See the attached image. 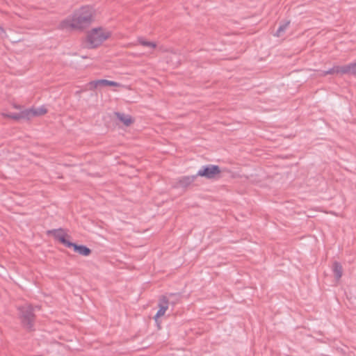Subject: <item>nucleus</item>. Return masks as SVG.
Segmentation results:
<instances>
[{"mask_svg": "<svg viewBox=\"0 0 356 356\" xmlns=\"http://www.w3.org/2000/svg\"><path fill=\"white\" fill-rule=\"evenodd\" d=\"M95 10L92 7L85 6L76 10L74 15L65 19L62 26L63 28L83 29L88 26L92 21Z\"/></svg>", "mask_w": 356, "mask_h": 356, "instance_id": "1", "label": "nucleus"}, {"mask_svg": "<svg viewBox=\"0 0 356 356\" xmlns=\"http://www.w3.org/2000/svg\"><path fill=\"white\" fill-rule=\"evenodd\" d=\"M111 36V32L103 28L92 29L87 35L86 46L94 48L100 45L104 40Z\"/></svg>", "mask_w": 356, "mask_h": 356, "instance_id": "2", "label": "nucleus"}, {"mask_svg": "<svg viewBox=\"0 0 356 356\" xmlns=\"http://www.w3.org/2000/svg\"><path fill=\"white\" fill-rule=\"evenodd\" d=\"M220 170L218 166L215 165H209L202 166L201 169L198 170L196 176L204 177L207 179L214 178L217 175L220 173Z\"/></svg>", "mask_w": 356, "mask_h": 356, "instance_id": "3", "label": "nucleus"}, {"mask_svg": "<svg viewBox=\"0 0 356 356\" xmlns=\"http://www.w3.org/2000/svg\"><path fill=\"white\" fill-rule=\"evenodd\" d=\"M177 299V296L170 295L168 297L164 296L159 300L158 312H165L166 310H173L174 300Z\"/></svg>", "mask_w": 356, "mask_h": 356, "instance_id": "4", "label": "nucleus"}, {"mask_svg": "<svg viewBox=\"0 0 356 356\" xmlns=\"http://www.w3.org/2000/svg\"><path fill=\"white\" fill-rule=\"evenodd\" d=\"M355 67V64H350L346 66H334L332 68L322 72V75H326V74H334V73H340V74H346L351 72L354 67Z\"/></svg>", "mask_w": 356, "mask_h": 356, "instance_id": "5", "label": "nucleus"}, {"mask_svg": "<svg viewBox=\"0 0 356 356\" xmlns=\"http://www.w3.org/2000/svg\"><path fill=\"white\" fill-rule=\"evenodd\" d=\"M49 233L51 234L56 239L58 240L61 243L67 248L68 244L72 243L67 239L69 236L62 229H54L50 231Z\"/></svg>", "mask_w": 356, "mask_h": 356, "instance_id": "6", "label": "nucleus"}, {"mask_svg": "<svg viewBox=\"0 0 356 356\" xmlns=\"http://www.w3.org/2000/svg\"><path fill=\"white\" fill-rule=\"evenodd\" d=\"M89 86L90 88H97L98 87H104V86H122L120 83L113 81H108L106 79H99L91 81L89 83Z\"/></svg>", "mask_w": 356, "mask_h": 356, "instance_id": "7", "label": "nucleus"}, {"mask_svg": "<svg viewBox=\"0 0 356 356\" xmlns=\"http://www.w3.org/2000/svg\"><path fill=\"white\" fill-rule=\"evenodd\" d=\"M68 248H72L75 252L83 256H88L91 252V250L86 246L76 245L74 243H69Z\"/></svg>", "mask_w": 356, "mask_h": 356, "instance_id": "8", "label": "nucleus"}, {"mask_svg": "<svg viewBox=\"0 0 356 356\" xmlns=\"http://www.w3.org/2000/svg\"><path fill=\"white\" fill-rule=\"evenodd\" d=\"M47 112V110L44 107L41 106L37 108H33L26 110L23 112V116H26L27 118H30L32 116H38L44 114Z\"/></svg>", "mask_w": 356, "mask_h": 356, "instance_id": "9", "label": "nucleus"}, {"mask_svg": "<svg viewBox=\"0 0 356 356\" xmlns=\"http://www.w3.org/2000/svg\"><path fill=\"white\" fill-rule=\"evenodd\" d=\"M21 320L25 327L30 328L32 327L34 322L35 316L33 313H23L21 316Z\"/></svg>", "mask_w": 356, "mask_h": 356, "instance_id": "10", "label": "nucleus"}, {"mask_svg": "<svg viewBox=\"0 0 356 356\" xmlns=\"http://www.w3.org/2000/svg\"><path fill=\"white\" fill-rule=\"evenodd\" d=\"M116 115L118 119L126 126H129L133 122V120L129 115L117 113Z\"/></svg>", "mask_w": 356, "mask_h": 356, "instance_id": "11", "label": "nucleus"}, {"mask_svg": "<svg viewBox=\"0 0 356 356\" xmlns=\"http://www.w3.org/2000/svg\"><path fill=\"white\" fill-rule=\"evenodd\" d=\"M333 273L337 280H339L342 276V267L338 262H334L332 268Z\"/></svg>", "mask_w": 356, "mask_h": 356, "instance_id": "12", "label": "nucleus"}, {"mask_svg": "<svg viewBox=\"0 0 356 356\" xmlns=\"http://www.w3.org/2000/svg\"><path fill=\"white\" fill-rule=\"evenodd\" d=\"M138 41L139 44H140L143 46L147 47L150 49H154L156 47V44L154 42L147 41L142 38H139Z\"/></svg>", "mask_w": 356, "mask_h": 356, "instance_id": "13", "label": "nucleus"}, {"mask_svg": "<svg viewBox=\"0 0 356 356\" xmlns=\"http://www.w3.org/2000/svg\"><path fill=\"white\" fill-rule=\"evenodd\" d=\"M196 177H197L196 175L191 176V177H184L180 180V184L183 186H188L195 180Z\"/></svg>", "mask_w": 356, "mask_h": 356, "instance_id": "14", "label": "nucleus"}, {"mask_svg": "<svg viewBox=\"0 0 356 356\" xmlns=\"http://www.w3.org/2000/svg\"><path fill=\"white\" fill-rule=\"evenodd\" d=\"M289 22H286L284 23H283L282 24H281L279 27V29H277L276 33L275 35L277 36V37H280L282 35V33L287 29V27L289 26Z\"/></svg>", "mask_w": 356, "mask_h": 356, "instance_id": "15", "label": "nucleus"}, {"mask_svg": "<svg viewBox=\"0 0 356 356\" xmlns=\"http://www.w3.org/2000/svg\"><path fill=\"white\" fill-rule=\"evenodd\" d=\"M35 309L33 307V306L30 305H26V308H23L21 309L20 312H34Z\"/></svg>", "mask_w": 356, "mask_h": 356, "instance_id": "16", "label": "nucleus"}, {"mask_svg": "<svg viewBox=\"0 0 356 356\" xmlns=\"http://www.w3.org/2000/svg\"><path fill=\"white\" fill-rule=\"evenodd\" d=\"M163 314L164 313H156V316H154V320L156 321V322L157 323H159L158 321H159V318L161 316H163ZM158 327H159V328H160V325L159 324H158Z\"/></svg>", "mask_w": 356, "mask_h": 356, "instance_id": "17", "label": "nucleus"}, {"mask_svg": "<svg viewBox=\"0 0 356 356\" xmlns=\"http://www.w3.org/2000/svg\"><path fill=\"white\" fill-rule=\"evenodd\" d=\"M9 117L12 118H14V119H19L20 118V116L19 115H9Z\"/></svg>", "mask_w": 356, "mask_h": 356, "instance_id": "18", "label": "nucleus"}, {"mask_svg": "<svg viewBox=\"0 0 356 356\" xmlns=\"http://www.w3.org/2000/svg\"><path fill=\"white\" fill-rule=\"evenodd\" d=\"M4 34L3 29L0 26V35L2 36Z\"/></svg>", "mask_w": 356, "mask_h": 356, "instance_id": "19", "label": "nucleus"}]
</instances>
